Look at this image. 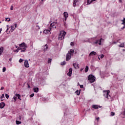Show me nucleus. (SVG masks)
Returning a JSON list of instances; mask_svg holds the SVG:
<instances>
[{
  "instance_id": "nucleus-1",
  "label": "nucleus",
  "mask_w": 125,
  "mask_h": 125,
  "mask_svg": "<svg viewBox=\"0 0 125 125\" xmlns=\"http://www.w3.org/2000/svg\"><path fill=\"white\" fill-rule=\"evenodd\" d=\"M96 79V78H95L93 75L90 74L88 77L87 80L91 83H92L95 82Z\"/></svg>"
},
{
  "instance_id": "nucleus-2",
  "label": "nucleus",
  "mask_w": 125,
  "mask_h": 125,
  "mask_svg": "<svg viewBox=\"0 0 125 125\" xmlns=\"http://www.w3.org/2000/svg\"><path fill=\"white\" fill-rule=\"evenodd\" d=\"M66 35V32L64 31H62L60 32V34L59 35V40L60 41H62L65 38V36Z\"/></svg>"
},
{
  "instance_id": "nucleus-3",
  "label": "nucleus",
  "mask_w": 125,
  "mask_h": 125,
  "mask_svg": "<svg viewBox=\"0 0 125 125\" xmlns=\"http://www.w3.org/2000/svg\"><path fill=\"white\" fill-rule=\"evenodd\" d=\"M110 90H106L104 91V96L107 98V99H111V96L110 95Z\"/></svg>"
},
{
  "instance_id": "nucleus-4",
  "label": "nucleus",
  "mask_w": 125,
  "mask_h": 125,
  "mask_svg": "<svg viewBox=\"0 0 125 125\" xmlns=\"http://www.w3.org/2000/svg\"><path fill=\"white\" fill-rule=\"evenodd\" d=\"M20 47H21L22 48H27L28 46H27V44L25 42H22L21 44H19Z\"/></svg>"
},
{
  "instance_id": "nucleus-5",
  "label": "nucleus",
  "mask_w": 125,
  "mask_h": 125,
  "mask_svg": "<svg viewBox=\"0 0 125 125\" xmlns=\"http://www.w3.org/2000/svg\"><path fill=\"white\" fill-rule=\"evenodd\" d=\"M102 41H104V39L102 38L100 40H97L95 42H94V43H95V44H97L98 43L99 45H101V42H102Z\"/></svg>"
},
{
  "instance_id": "nucleus-6",
  "label": "nucleus",
  "mask_w": 125,
  "mask_h": 125,
  "mask_svg": "<svg viewBox=\"0 0 125 125\" xmlns=\"http://www.w3.org/2000/svg\"><path fill=\"white\" fill-rule=\"evenodd\" d=\"M63 17H64V21H66L67 20V18H68V17H69V14H68V13H67V12H64L63 13Z\"/></svg>"
},
{
  "instance_id": "nucleus-7",
  "label": "nucleus",
  "mask_w": 125,
  "mask_h": 125,
  "mask_svg": "<svg viewBox=\"0 0 125 125\" xmlns=\"http://www.w3.org/2000/svg\"><path fill=\"white\" fill-rule=\"evenodd\" d=\"M72 54L71 53H67L66 54V61H69L71 59Z\"/></svg>"
},
{
  "instance_id": "nucleus-8",
  "label": "nucleus",
  "mask_w": 125,
  "mask_h": 125,
  "mask_svg": "<svg viewBox=\"0 0 125 125\" xmlns=\"http://www.w3.org/2000/svg\"><path fill=\"white\" fill-rule=\"evenodd\" d=\"M17 27V24L16 23L15 24V27H14V25L11 26V29L10 31L11 32H13L14 31V30H15V28Z\"/></svg>"
},
{
  "instance_id": "nucleus-9",
  "label": "nucleus",
  "mask_w": 125,
  "mask_h": 125,
  "mask_svg": "<svg viewBox=\"0 0 125 125\" xmlns=\"http://www.w3.org/2000/svg\"><path fill=\"white\" fill-rule=\"evenodd\" d=\"M56 24V23L55 22L52 23L50 25V28H51V29L53 28L55 29H56V26H55Z\"/></svg>"
},
{
  "instance_id": "nucleus-10",
  "label": "nucleus",
  "mask_w": 125,
  "mask_h": 125,
  "mask_svg": "<svg viewBox=\"0 0 125 125\" xmlns=\"http://www.w3.org/2000/svg\"><path fill=\"white\" fill-rule=\"evenodd\" d=\"M72 72H73V69H72V68H69V72L67 74V76H69V77H71V76H72Z\"/></svg>"
},
{
  "instance_id": "nucleus-11",
  "label": "nucleus",
  "mask_w": 125,
  "mask_h": 125,
  "mask_svg": "<svg viewBox=\"0 0 125 125\" xmlns=\"http://www.w3.org/2000/svg\"><path fill=\"white\" fill-rule=\"evenodd\" d=\"M50 31H51V28H49L48 29H45L44 31H43V33L44 34H48V33H49L50 32Z\"/></svg>"
},
{
  "instance_id": "nucleus-12",
  "label": "nucleus",
  "mask_w": 125,
  "mask_h": 125,
  "mask_svg": "<svg viewBox=\"0 0 125 125\" xmlns=\"http://www.w3.org/2000/svg\"><path fill=\"white\" fill-rule=\"evenodd\" d=\"M92 108L93 109H99V108H101V106L97 105L96 104H93L92 105Z\"/></svg>"
},
{
  "instance_id": "nucleus-13",
  "label": "nucleus",
  "mask_w": 125,
  "mask_h": 125,
  "mask_svg": "<svg viewBox=\"0 0 125 125\" xmlns=\"http://www.w3.org/2000/svg\"><path fill=\"white\" fill-rule=\"evenodd\" d=\"M24 66L25 67V68H29V62H28V61L27 60H26L24 62Z\"/></svg>"
},
{
  "instance_id": "nucleus-14",
  "label": "nucleus",
  "mask_w": 125,
  "mask_h": 125,
  "mask_svg": "<svg viewBox=\"0 0 125 125\" xmlns=\"http://www.w3.org/2000/svg\"><path fill=\"white\" fill-rule=\"evenodd\" d=\"M4 106H5V104L3 102H1L0 103V109H3L4 108Z\"/></svg>"
},
{
  "instance_id": "nucleus-15",
  "label": "nucleus",
  "mask_w": 125,
  "mask_h": 125,
  "mask_svg": "<svg viewBox=\"0 0 125 125\" xmlns=\"http://www.w3.org/2000/svg\"><path fill=\"white\" fill-rule=\"evenodd\" d=\"M73 66L75 69H77V68H79V64L76 63H73Z\"/></svg>"
},
{
  "instance_id": "nucleus-16",
  "label": "nucleus",
  "mask_w": 125,
  "mask_h": 125,
  "mask_svg": "<svg viewBox=\"0 0 125 125\" xmlns=\"http://www.w3.org/2000/svg\"><path fill=\"white\" fill-rule=\"evenodd\" d=\"M78 1L79 0H74L73 4L74 7H76V5H77V2H78Z\"/></svg>"
},
{
  "instance_id": "nucleus-17",
  "label": "nucleus",
  "mask_w": 125,
  "mask_h": 125,
  "mask_svg": "<svg viewBox=\"0 0 125 125\" xmlns=\"http://www.w3.org/2000/svg\"><path fill=\"white\" fill-rule=\"evenodd\" d=\"M92 55H96V53L95 51H92L89 54V56H92Z\"/></svg>"
},
{
  "instance_id": "nucleus-18",
  "label": "nucleus",
  "mask_w": 125,
  "mask_h": 125,
  "mask_svg": "<svg viewBox=\"0 0 125 125\" xmlns=\"http://www.w3.org/2000/svg\"><path fill=\"white\" fill-rule=\"evenodd\" d=\"M96 0H87V4H90L92 1H95Z\"/></svg>"
},
{
  "instance_id": "nucleus-19",
  "label": "nucleus",
  "mask_w": 125,
  "mask_h": 125,
  "mask_svg": "<svg viewBox=\"0 0 125 125\" xmlns=\"http://www.w3.org/2000/svg\"><path fill=\"white\" fill-rule=\"evenodd\" d=\"M16 96H17V97H18V99H19L20 100H21V95H20V94H16Z\"/></svg>"
},
{
  "instance_id": "nucleus-20",
  "label": "nucleus",
  "mask_w": 125,
  "mask_h": 125,
  "mask_svg": "<svg viewBox=\"0 0 125 125\" xmlns=\"http://www.w3.org/2000/svg\"><path fill=\"white\" fill-rule=\"evenodd\" d=\"M21 49V52H25L26 51V48H23V49L20 48Z\"/></svg>"
},
{
  "instance_id": "nucleus-21",
  "label": "nucleus",
  "mask_w": 125,
  "mask_h": 125,
  "mask_svg": "<svg viewBox=\"0 0 125 125\" xmlns=\"http://www.w3.org/2000/svg\"><path fill=\"white\" fill-rule=\"evenodd\" d=\"M104 55L102 54L101 55L99 56L98 59H99V60H100V58L102 59V58H104Z\"/></svg>"
},
{
  "instance_id": "nucleus-22",
  "label": "nucleus",
  "mask_w": 125,
  "mask_h": 125,
  "mask_svg": "<svg viewBox=\"0 0 125 125\" xmlns=\"http://www.w3.org/2000/svg\"><path fill=\"white\" fill-rule=\"evenodd\" d=\"M88 71V66H86V67L85 68V72L87 73Z\"/></svg>"
},
{
  "instance_id": "nucleus-23",
  "label": "nucleus",
  "mask_w": 125,
  "mask_h": 125,
  "mask_svg": "<svg viewBox=\"0 0 125 125\" xmlns=\"http://www.w3.org/2000/svg\"><path fill=\"white\" fill-rule=\"evenodd\" d=\"M119 47H125V43H121L120 45H119Z\"/></svg>"
},
{
  "instance_id": "nucleus-24",
  "label": "nucleus",
  "mask_w": 125,
  "mask_h": 125,
  "mask_svg": "<svg viewBox=\"0 0 125 125\" xmlns=\"http://www.w3.org/2000/svg\"><path fill=\"white\" fill-rule=\"evenodd\" d=\"M34 89V92H39V88H35Z\"/></svg>"
},
{
  "instance_id": "nucleus-25",
  "label": "nucleus",
  "mask_w": 125,
  "mask_h": 125,
  "mask_svg": "<svg viewBox=\"0 0 125 125\" xmlns=\"http://www.w3.org/2000/svg\"><path fill=\"white\" fill-rule=\"evenodd\" d=\"M68 53H71V54H73V53H74V50L71 49L70 51H68Z\"/></svg>"
},
{
  "instance_id": "nucleus-26",
  "label": "nucleus",
  "mask_w": 125,
  "mask_h": 125,
  "mask_svg": "<svg viewBox=\"0 0 125 125\" xmlns=\"http://www.w3.org/2000/svg\"><path fill=\"white\" fill-rule=\"evenodd\" d=\"M61 64L62 66H64V65H65V64H66V62L63 61V62H62L61 63Z\"/></svg>"
},
{
  "instance_id": "nucleus-27",
  "label": "nucleus",
  "mask_w": 125,
  "mask_h": 125,
  "mask_svg": "<svg viewBox=\"0 0 125 125\" xmlns=\"http://www.w3.org/2000/svg\"><path fill=\"white\" fill-rule=\"evenodd\" d=\"M75 93H76L77 95H80V92L79 91V90H77L76 91Z\"/></svg>"
},
{
  "instance_id": "nucleus-28",
  "label": "nucleus",
  "mask_w": 125,
  "mask_h": 125,
  "mask_svg": "<svg viewBox=\"0 0 125 125\" xmlns=\"http://www.w3.org/2000/svg\"><path fill=\"white\" fill-rule=\"evenodd\" d=\"M3 51V47H1L0 48V53L1 54V53Z\"/></svg>"
},
{
  "instance_id": "nucleus-29",
  "label": "nucleus",
  "mask_w": 125,
  "mask_h": 125,
  "mask_svg": "<svg viewBox=\"0 0 125 125\" xmlns=\"http://www.w3.org/2000/svg\"><path fill=\"white\" fill-rule=\"evenodd\" d=\"M5 21H7V22H9V21H10V19L9 18H6Z\"/></svg>"
},
{
  "instance_id": "nucleus-30",
  "label": "nucleus",
  "mask_w": 125,
  "mask_h": 125,
  "mask_svg": "<svg viewBox=\"0 0 125 125\" xmlns=\"http://www.w3.org/2000/svg\"><path fill=\"white\" fill-rule=\"evenodd\" d=\"M52 61V59H48V63H51V61Z\"/></svg>"
},
{
  "instance_id": "nucleus-31",
  "label": "nucleus",
  "mask_w": 125,
  "mask_h": 125,
  "mask_svg": "<svg viewBox=\"0 0 125 125\" xmlns=\"http://www.w3.org/2000/svg\"><path fill=\"white\" fill-rule=\"evenodd\" d=\"M5 71H6V68H5V67H3V68H2V72L3 73H4V72H5Z\"/></svg>"
},
{
  "instance_id": "nucleus-32",
  "label": "nucleus",
  "mask_w": 125,
  "mask_h": 125,
  "mask_svg": "<svg viewBox=\"0 0 125 125\" xmlns=\"http://www.w3.org/2000/svg\"><path fill=\"white\" fill-rule=\"evenodd\" d=\"M70 45H71V46H74V45H75V42H71L70 43Z\"/></svg>"
},
{
  "instance_id": "nucleus-33",
  "label": "nucleus",
  "mask_w": 125,
  "mask_h": 125,
  "mask_svg": "<svg viewBox=\"0 0 125 125\" xmlns=\"http://www.w3.org/2000/svg\"><path fill=\"white\" fill-rule=\"evenodd\" d=\"M5 97L7 98V99H8V98H9V95H8L7 94H5Z\"/></svg>"
},
{
  "instance_id": "nucleus-34",
  "label": "nucleus",
  "mask_w": 125,
  "mask_h": 125,
  "mask_svg": "<svg viewBox=\"0 0 125 125\" xmlns=\"http://www.w3.org/2000/svg\"><path fill=\"white\" fill-rule=\"evenodd\" d=\"M21 124V122L19 121H16V124L17 125H20Z\"/></svg>"
},
{
  "instance_id": "nucleus-35",
  "label": "nucleus",
  "mask_w": 125,
  "mask_h": 125,
  "mask_svg": "<svg viewBox=\"0 0 125 125\" xmlns=\"http://www.w3.org/2000/svg\"><path fill=\"white\" fill-rule=\"evenodd\" d=\"M19 62L20 63H22V62H23V60L22 59H20L19 61Z\"/></svg>"
},
{
  "instance_id": "nucleus-36",
  "label": "nucleus",
  "mask_w": 125,
  "mask_h": 125,
  "mask_svg": "<svg viewBox=\"0 0 125 125\" xmlns=\"http://www.w3.org/2000/svg\"><path fill=\"white\" fill-rule=\"evenodd\" d=\"M45 47H46V48H44V50H46L47 49V48H48V47L47 46V45H45Z\"/></svg>"
},
{
  "instance_id": "nucleus-37",
  "label": "nucleus",
  "mask_w": 125,
  "mask_h": 125,
  "mask_svg": "<svg viewBox=\"0 0 125 125\" xmlns=\"http://www.w3.org/2000/svg\"><path fill=\"white\" fill-rule=\"evenodd\" d=\"M3 98H4V95L2 94L1 96H0V99H2Z\"/></svg>"
},
{
  "instance_id": "nucleus-38",
  "label": "nucleus",
  "mask_w": 125,
  "mask_h": 125,
  "mask_svg": "<svg viewBox=\"0 0 125 125\" xmlns=\"http://www.w3.org/2000/svg\"><path fill=\"white\" fill-rule=\"evenodd\" d=\"M19 50H20V48H18L17 50H16L15 51H16V52H19Z\"/></svg>"
},
{
  "instance_id": "nucleus-39",
  "label": "nucleus",
  "mask_w": 125,
  "mask_h": 125,
  "mask_svg": "<svg viewBox=\"0 0 125 125\" xmlns=\"http://www.w3.org/2000/svg\"><path fill=\"white\" fill-rule=\"evenodd\" d=\"M13 99H14L15 102L16 101V99H17V97H14L13 98Z\"/></svg>"
},
{
  "instance_id": "nucleus-40",
  "label": "nucleus",
  "mask_w": 125,
  "mask_h": 125,
  "mask_svg": "<svg viewBox=\"0 0 125 125\" xmlns=\"http://www.w3.org/2000/svg\"><path fill=\"white\" fill-rule=\"evenodd\" d=\"M34 95H35V94L33 93L30 95V97H34Z\"/></svg>"
},
{
  "instance_id": "nucleus-41",
  "label": "nucleus",
  "mask_w": 125,
  "mask_h": 125,
  "mask_svg": "<svg viewBox=\"0 0 125 125\" xmlns=\"http://www.w3.org/2000/svg\"><path fill=\"white\" fill-rule=\"evenodd\" d=\"M115 115V113H114V112H111V116H114Z\"/></svg>"
},
{
  "instance_id": "nucleus-42",
  "label": "nucleus",
  "mask_w": 125,
  "mask_h": 125,
  "mask_svg": "<svg viewBox=\"0 0 125 125\" xmlns=\"http://www.w3.org/2000/svg\"><path fill=\"white\" fill-rule=\"evenodd\" d=\"M0 89V90H3V89H4V87H1Z\"/></svg>"
},
{
  "instance_id": "nucleus-43",
  "label": "nucleus",
  "mask_w": 125,
  "mask_h": 125,
  "mask_svg": "<svg viewBox=\"0 0 125 125\" xmlns=\"http://www.w3.org/2000/svg\"><path fill=\"white\" fill-rule=\"evenodd\" d=\"M36 27H37V28H38V30H40V26H39V25H36Z\"/></svg>"
},
{
  "instance_id": "nucleus-44",
  "label": "nucleus",
  "mask_w": 125,
  "mask_h": 125,
  "mask_svg": "<svg viewBox=\"0 0 125 125\" xmlns=\"http://www.w3.org/2000/svg\"><path fill=\"white\" fill-rule=\"evenodd\" d=\"M119 41H120V40H117V42H114V43H115V44L117 43V42H118Z\"/></svg>"
},
{
  "instance_id": "nucleus-45",
  "label": "nucleus",
  "mask_w": 125,
  "mask_h": 125,
  "mask_svg": "<svg viewBox=\"0 0 125 125\" xmlns=\"http://www.w3.org/2000/svg\"><path fill=\"white\" fill-rule=\"evenodd\" d=\"M83 85H80V88H83Z\"/></svg>"
},
{
  "instance_id": "nucleus-46",
  "label": "nucleus",
  "mask_w": 125,
  "mask_h": 125,
  "mask_svg": "<svg viewBox=\"0 0 125 125\" xmlns=\"http://www.w3.org/2000/svg\"><path fill=\"white\" fill-rule=\"evenodd\" d=\"M7 30H6V32H7V31H8L9 30V28H8V25H7Z\"/></svg>"
},
{
  "instance_id": "nucleus-47",
  "label": "nucleus",
  "mask_w": 125,
  "mask_h": 125,
  "mask_svg": "<svg viewBox=\"0 0 125 125\" xmlns=\"http://www.w3.org/2000/svg\"><path fill=\"white\" fill-rule=\"evenodd\" d=\"M1 31H2V28H0V34L1 33Z\"/></svg>"
},
{
  "instance_id": "nucleus-48",
  "label": "nucleus",
  "mask_w": 125,
  "mask_h": 125,
  "mask_svg": "<svg viewBox=\"0 0 125 125\" xmlns=\"http://www.w3.org/2000/svg\"><path fill=\"white\" fill-rule=\"evenodd\" d=\"M27 85H28V88H30V85H29V84H28V83H27Z\"/></svg>"
},
{
  "instance_id": "nucleus-49",
  "label": "nucleus",
  "mask_w": 125,
  "mask_h": 125,
  "mask_svg": "<svg viewBox=\"0 0 125 125\" xmlns=\"http://www.w3.org/2000/svg\"><path fill=\"white\" fill-rule=\"evenodd\" d=\"M83 68H81V69H80V71H81V72H83Z\"/></svg>"
},
{
  "instance_id": "nucleus-50",
  "label": "nucleus",
  "mask_w": 125,
  "mask_h": 125,
  "mask_svg": "<svg viewBox=\"0 0 125 125\" xmlns=\"http://www.w3.org/2000/svg\"><path fill=\"white\" fill-rule=\"evenodd\" d=\"M99 119H100L99 117L97 118H96L97 121H99Z\"/></svg>"
},
{
  "instance_id": "nucleus-51",
  "label": "nucleus",
  "mask_w": 125,
  "mask_h": 125,
  "mask_svg": "<svg viewBox=\"0 0 125 125\" xmlns=\"http://www.w3.org/2000/svg\"><path fill=\"white\" fill-rule=\"evenodd\" d=\"M125 25H124V26H123V27L122 28V30H124V29H125Z\"/></svg>"
},
{
  "instance_id": "nucleus-52",
  "label": "nucleus",
  "mask_w": 125,
  "mask_h": 125,
  "mask_svg": "<svg viewBox=\"0 0 125 125\" xmlns=\"http://www.w3.org/2000/svg\"><path fill=\"white\" fill-rule=\"evenodd\" d=\"M12 60V59L11 58L9 59V61H10V62H11Z\"/></svg>"
},
{
  "instance_id": "nucleus-53",
  "label": "nucleus",
  "mask_w": 125,
  "mask_h": 125,
  "mask_svg": "<svg viewBox=\"0 0 125 125\" xmlns=\"http://www.w3.org/2000/svg\"><path fill=\"white\" fill-rule=\"evenodd\" d=\"M11 10H13V8L12 7V6L11 8Z\"/></svg>"
},
{
  "instance_id": "nucleus-54",
  "label": "nucleus",
  "mask_w": 125,
  "mask_h": 125,
  "mask_svg": "<svg viewBox=\"0 0 125 125\" xmlns=\"http://www.w3.org/2000/svg\"><path fill=\"white\" fill-rule=\"evenodd\" d=\"M119 2H122V0H119Z\"/></svg>"
},
{
  "instance_id": "nucleus-55",
  "label": "nucleus",
  "mask_w": 125,
  "mask_h": 125,
  "mask_svg": "<svg viewBox=\"0 0 125 125\" xmlns=\"http://www.w3.org/2000/svg\"><path fill=\"white\" fill-rule=\"evenodd\" d=\"M41 1H42V2L43 1V0H41Z\"/></svg>"
},
{
  "instance_id": "nucleus-56",
  "label": "nucleus",
  "mask_w": 125,
  "mask_h": 125,
  "mask_svg": "<svg viewBox=\"0 0 125 125\" xmlns=\"http://www.w3.org/2000/svg\"><path fill=\"white\" fill-rule=\"evenodd\" d=\"M1 101H3V100H1Z\"/></svg>"
},
{
  "instance_id": "nucleus-57",
  "label": "nucleus",
  "mask_w": 125,
  "mask_h": 125,
  "mask_svg": "<svg viewBox=\"0 0 125 125\" xmlns=\"http://www.w3.org/2000/svg\"><path fill=\"white\" fill-rule=\"evenodd\" d=\"M1 23V21H0V24Z\"/></svg>"
},
{
  "instance_id": "nucleus-58",
  "label": "nucleus",
  "mask_w": 125,
  "mask_h": 125,
  "mask_svg": "<svg viewBox=\"0 0 125 125\" xmlns=\"http://www.w3.org/2000/svg\"><path fill=\"white\" fill-rule=\"evenodd\" d=\"M1 54V53H0V55Z\"/></svg>"
}]
</instances>
